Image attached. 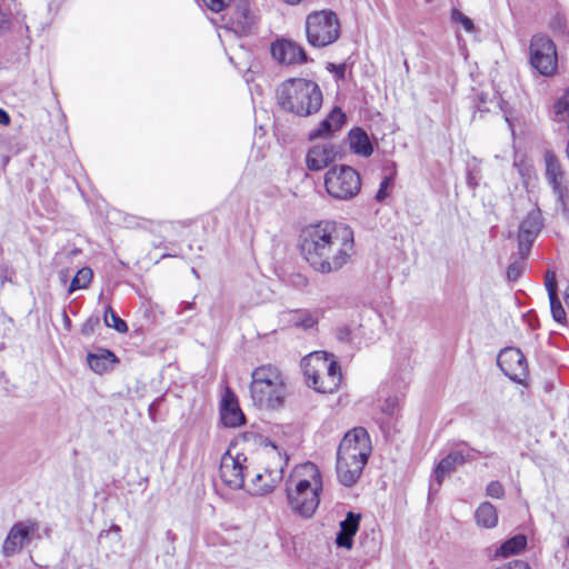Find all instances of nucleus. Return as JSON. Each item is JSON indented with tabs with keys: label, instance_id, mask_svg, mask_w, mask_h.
I'll return each instance as SVG.
<instances>
[{
	"label": "nucleus",
	"instance_id": "3",
	"mask_svg": "<svg viewBox=\"0 0 569 569\" xmlns=\"http://www.w3.org/2000/svg\"><path fill=\"white\" fill-rule=\"evenodd\" d=\"M277 101L287 112L309 117L320 110L323 96L317 82L305 78H290L277 88Z\"/></svg>",
	"mask_w": 569,
	"mask_h": 569
},
{
	"label": "nucleus",
	"instance_id": "44",
	"mask_svg": "<svg viewBox=\"0 0 569 569\" xmlns=\"http://www.w3.org/2000/svg\"><path fill=\"white\" fill-rule=\"evenodd\" d=\"M10 123V116L3 109H0V124L8 126Z\"/></svg>",
	"mask_w": 569,
	"mask_h": 569
},
{
	"label": "nucleus",
	"instance_id": "6",
	"mask_svg": "<svg viewBox=\"0 0 569 569\" xmlns=\"http://www.w3.org/2000/svg\"><path fill=\"white\" fill-rule=\"evenodd\" d=\"M301 368L309 387L318 392L335 391L341 382L340 367L332 355L316 351L301 360Z\"/></svg>",
	"mask_w": 569,
	"mask_h": 569
},
{
	"label": "nucleus",
	"instance_id": "45",
	"mask_svg": "<svg viewBox=\"0 0 569 569\" xmlns=\"http://www.w3.org/2000/svg\"><path fill=\"white\" fill-rule=\"evenodd\" d=\"M286 3L296 6L299 4L302 0H283Z\"/></svg>",
	"mask_w": 569,
	"mask_h": 569
},
{
	"label": "nucleus",
	"instance_id": "34",
	"mask_svg": "<svg viewBox=\"0 0 569 569\" xmlns=\"http://www.w3.org/2000/svg\"><path fill=\"white\" fill-rule=\"evenodd\" d=\"M333 128L329 124V122H327L326 119H323L317 129H315L313 131H311L309 133V138L311 140L313 139H318V138H326V137H329L332 132H333Z\"/></svg>",
	"mask_w": 569,
	"mask_h": 569
},
{
	"label": "nucleus",
	"instance_id": "22",
	"mask_svg": "<svg viewBox=\"0 0 569 569\" xmlns=\"http://www.w3.org/2000/svg\"><path fill=\"white\" fill-rule=\"evenodd\" d=\"M323 316L321 309H297L290 312V323L303 330L312 329L316 327Z\"/></svg>",
	"mask_w": 569,
	"mask_h": 569
},
{
	"label": "nucleus",
	"instance_id": "4",
	"mask_svg": "<svg viewBox=\"0 0 569 569\" xmlns=\"http://www.w3.org/2000/svg\"><path fill=\"white\" fill-rule=\"evenodd\" d=\"M250 395L254 406L278 409L283 406L287 387L281 371L271 365L256 368L251 375Z\"/></svg>",
	"mask_w": 569,
	"mask_h": 569
},
{
	"label": "nucleus",
	"instance_id": "13",
	"mask_svg": "<svg viewBox=\"0 0 569 569\" xmlns=\"http://www.w3.org/2000/svg\"><path fill=\"white\" fill-rule=\"evenodd\" d=\"M272 58L282 66H300L309 62L305 48L291 39H277L270 46Z\"/></svg>",
	"mask_w": 569,
	"mask_h": 569
},
{
	"label": "nucleus",
	"instance_id": "1",
	"mask_svg": "<svg viewBox=\"0 0 569 569\" xmlns=\"http://www.w3.org/2000/svg\"><path fill=\"white\" fill-rule=\"evenodd\" d=\"M299 247L315 271L323 274L337 272L353 253V232L342 223L321 221L301 230Z\"/></svg>",
	"mask_w": 569,
	"mask_h": 569
},
{
	"label": "nucleus",
	"instance_id": "24",
	"mask_svg": "<svg viewBox=\"0 0 569 569\" xmlns=\"http://www.w3.org/2000/svg\"><path fill=\"white\" fill-rule=\"evenodd\" d=\"M87 360L92 371L103 375L111 368L116 357L109 350H101L99 353H89Z\"/></svg>",
	"mask_w": 569,
	"mask_h": 569
},
{
	"label": "nucleus",
	"instance_id": "28",
	"mask_svg": "<svg viewBox=\"0 0 569 569\" xmlns=\"http://www.w3.org/2000/svg\"><path fill=\"white\" fill-rule=\"evenodd\" d=\"M466 461V456L460 450H455L442 458L437 466L443 469L448 475L455 470L458 465H462Z\"/></svg>",
	"mask_w": 569,
	"mask_h": 569
},
{
	"label": "nucleus",
	"instance_id": "25",
	"mask_svg": "<svg viewBox=\"0 0 569 569\" xmlns=\"http://www.w3.org/2000/svg\"><path fill=\"white\" fill-rule=\"evenodd\" d=\"M476 521L483 528H495L498 523V512L495 506L488 501L482 502L475 512Z\"/></svg>",
	"mask_w": 569,
	"mask_h": 569
},
{
	"label": "nucleus",
	"instance_id": "47",
	"mask_svg": "<svg viewBox=\"0 0 569 569\" xmlns=\"http://www.w3.org/2000/svg\"><path fill=\"white\" fill-rule=\"evenodd\" d=\"M477 109H478L479 112L488 111V109L482 108L480 104H477Z\"/></svg>",
	"mask_w": 569,
	"mask_h": 569
},
{
	"label": "nucleus",
	"instance_id": "41",
	"mask_svg": "<svg viewBox=\"0 0 569 569\" xmlns=\"http://www.w3.org/2000/svg\"><path fill=\"white\" fill-rule=\"evenodd\" d=\"M389 182H390V179L389 178H385L381 183H380V188L376 194V199L378 201H382L386 197H387V193H386V189L388 188L389 186Z\"/></svg>",
	"mask_w": 569,
	"mask_h": 569
},
{
	"label": "nucleus",
	"instance_id": "42",
	"mask_svg": "<svg viewBox=\"0 0 569 569\" xmlns=\"http://www.w3.org/2000/svg\"><path fill=\"white\" fill-rule=\"evenodd\" d=\"M11 28V22L6 13L0 10V33L8 31Z\"/></svg>",
	"mask_w": 569,
	"mask_h": 569
},
{
	"label": "nucleus",
	"instance_id": "8",
	"mask_svg": "<svg viewBox=\"0 0 569 569\" xmlns=\"http://www.w3.org/2000/svg\"><path fill=\"white\" fill-rule=\"evenodd\" d=\"M327 192L335 199L349 200L361 189L359 173L350 166H335L325 174Z\"/></svg>",
	"mask_w": 569,
	"mask_h": 569
},
{
	"label": "nucleus",
	"instance_id": "18",
	"mask_svg": "<svg viewBox=\"0 0 569 569\" xmlns=\"http://www.w3.org/2000/svg\"><path fill=\"white\" fill-rule=\"evenodd\" d=\"M360 515L349 511L340 522V529L336 536V545L350 550L353 546V537L359 530Z\"/></svg>",
	"mask_w": 569,
	"mask_h": 569
},
{
	"label": "nucleus",
	"instance_id": "21",
	"mask_svg": "<svg viewBox=\"0 0 569 569\" xmlns=\"http://www.w3.org/2000/svg\"><path fill=\"white\" fill-rule=\"evenodd\" d=\"M288 457L286 456L283 465L279 468V470L274 471V475L272 472L267 471V477L270 478V481H263V478L266 477L262 473H256L253 478L251 479V485L247 488V490L251 495L262 496L273 490L276 487L277 481H279L282 478L283 475V468L287 465Z\"/></svg>",
	"mask_w": 569,
	"mask_h": 569
},
{
	"label": "nucleus",
	"instance_id": "49",
	"mask_svg": "<svg viewBox=\"0 0 569 569\" xmlns=\"http://www.w3.org/2000/svg\"><path fill=\"white\" fill-rule=\"evenodd\" d=\"M566 153H567V157L569 159V140H568V143H567Z\"/></svg>",
	"mask_w": 569,
	"mask_h": 569
},
{
	"label": "nucleus",
	"instance_id": "50",
	"mask_svg": "<svg viewBox=\"0 0 569 569\" xmlns=\"http://www.w3.org/2000/svg\"><path fill=\"white\" fill-rule=\"evenodd\" d=\"M112 529H113V531H120V527H119V526H116V525H114V526H112Z\"/></svg>",
	"mask_w": 569,
	"mask_h": 569
},
{
	"label": "nucleus",
	"instance_id": "32",
	"mask_svg": "<svg viewBox=\"0 0 569 569\" xmlns=\"http://www.w3.org/2000/svg\"><path fill=\"white\" fill-rule=\"evenodd\" d=\"M327 122L333 128V130H339L346 121V114L341 111L340 108H335L326 118Z\"/></svg>",
	"mask_w": 569,
	"mask_h": 569
},
{
	"label": "nucleus",
	"instance_id": "23",
	"mask_svg": "<svg viewBox=\"0 0 569 569\" xmlns=\"http://www.w3.org/2000/svg\"><path fill=\"white\" fill-rule=\"evenodd\" d=\"M349 143L351 150L362 157H369L373 151L368 134L360 128H356L350 131Z\"/></svg>",
	"mask_w": 569,
	"mask_h": 569
},
{
	"label": "nucleus",
	"instance_id": "2",
	"mask_svg": "<svg viewBox=\"0 0 569 569\" xmlns=\"http://www.w3.org/2000/svg\"><path fill=\"white\" fill-rule=\"evenodd\" d=\"M368 429H349L337 451V476L339 481L351 487L360 478L371 453Z\"/></svg>",
	"mask_w": 569,
	"mask_h": 569
},
{
	"label": "nucleus",
	"instance_id": "37",
	"mask_svg": "<svg viewBox=\"0 0 569 569\" xmlns=\"http://www.w3.org/2000/svg\"><path fill=\"white\" fill-rule=\"evenodd\" d=\"M487 496L501 499L505 496V489L499 481H490L486 488Z\"/></svg>",
	"mask_w": 569,
	"mask_h": 569
},
{
	"label": "nucleus",
	"instance_id": "35",
	"mask_svg": "<svg viewBox=\"0 0 569 569\" xmlns=\"http://www.w3.org/2000/svg\"><path fill=\"white\" fill-rule=\"evenodd\" d=\"M451 18H452L453 22L461 23V26L463 27V29L467 32H473L475 26H473L472 20L470 18H468L467 16H465L459 10H453L451 13Z\"/></svg>",
	"mask_w": 569,
	"mask_h": 569
},
{
	"label": "nucleus",
	"instance_id": "19",
	"mask_svg": "<svg viewBox=\"0 0 569 569\" xmlns=\"http://www.w3.org/2000/svg\"><path fill=\"white\" fill-rule=\"evenodd\" d=\"M229 20L234 32L239 34L250 32L253 26V16L247 0H240L236 3Z\"/></svg>",
	"mask_w": 569,
	"mask_h": 569
},
{
	"label": "nucleus",
	"instance_id": "5",
	"mask_svg": "<svg viewBox=\"0 0 569 569\" xmlns=\"http://www.w3.org/2000/svg\"><path fill=\"white\" fill-rule=\"evenodd\" d=\"M303 469L307 471L309 479H300L293 487L289 486L288 481L286 491L291 510L303 518H310L320 502L322 479L315 463L308 462Z\"/></svg>",
	"mask_w": 569,
	"mask_h": 569
},
{
	"label": "nucleus",
	"instance_id": "15",
	"mask_svg": "<svg viewBox=\"0 0 569 569\" xmlns=\"http://www.w3.org/2000/svg\"><path fill=\"white\" fill-rule=\"evenodd\" d=\"M542 227L541 214L539 210L530 211L527 217L522 220L519 227L518 242L519 253L521 259H525L528 254L530 247L540 232Z\"/></svg>",
	"mask_w": 569,
	"mask_h": 569
},
{
	"label": "nucleus",
	"instance_id": "30",
	"mask_svg": "<svg viewBox=\"0 0 569 569\" xmlns=\"http://www.w3.org/2000/svg\"><path fill=\"white\" fill-rule=\"evenodd\" d=\"M549 301H550V310H551L552 318L557 322L563 323L566 321L567 317H566V311H565L558 296L549 298Z\"/></svg>",
	"mask_w": 569,
	"mask_h": 569
},
{
	"label": "nucleus",
	"instance_id": "36",
	"mask_svg": "<svg viewBox=\"0 0 569 569\" xmlns=\"http://www.w3.org/2000/svg\"><path fill=\"white\" fill-rule=\"evenodd\" d=\"M523 270V261L511 262L507 269V278L509 281H517Z\"/></svg>",
	"mask_w": 569,
	"mask_h": 569
},
{
	"label": "nucleus",
	"instance_id": "12",
	"mask_svg": "<svg viewBox=\"0 0 569 569\" xmlns=\"http://www.w3.org/2000/svg\"><path fill=\"white\" fill-rule=\"evenodd\" d=\"M39 529L36 520L28 519L17 521L8 531L2 543L1 552L4 557L10 558L18 555L24 547L31 542V538Z\"/></svg>",
	"mask_w": 569,
	"mask_h": 569
},
{
	"label": "nucleus",
	"instance_id": "29",
	"mask_svg": "<svg viewBox=\"0 0 569 569\" xmlns=\"http://www.w3.org/2000/svg\"><path fill=\"white\" fill-rule=\"evenodd\" d=\"M103 320L107 327L113 328L120 333H124L128 331V326L124 320H122L112 309L111 306L106 308Z\"/></svg>",
	"mask_w": 569,
	"mask_h": 569
},
{
	"label": "nucleus",
	"instance_id": "40",
	"mask_svg": "<svg viewBox=\"0 0 569 569\" xmlns=\"http://www.w3.org/2000/svg\"><path fill=\"white\" fill-rule=\"evenodd\" d=\"M336 335H337L338 340H340L342 342H349V341L352 340L351 329L349 327H347V326L338 328Z\"/></svg>",
	"mask_w": 569,
	"mask_h": 569
},
{
	"label": "nucleus",
	"instance_id": "17",
	"mask_svg": "<svg viewBox=\"0 0 569 569\" xmlns=\"http://www.w3.org/2000/svg\"><path fill=\"white\" fill-rule=\"evenodd\" d=\"M337 156L332 143L326 142L313 146L307 153L306 163L309 170L319 171L328 167Z\"/></svg>",
	"mask_w": 569,
	"mask_h": 569
},
{
	"label": "nucleus",
	"instance_id": "20",
	"mask_svg": "<svg viewBox=\"0 0 569 569\" xmlns=\"http://www.w3.org/2000/svg\"><path fill=\"white\" fill-rule=\"evenodd\" d=\"M401 396L391 393L386 389L379 391L378 408L381 413V423L391 422V420L400 412Z\"/></svg>",
	"mask_w": 569,
	"mask_h": 569
},
{
	"label": "nucleus",
	"instance_id": "11",
	"mask_svg": "<svg viewBox=\"0 0 569 569\" xmlns=\"http://www.w3.org/2000/svg\"><path fill=\"white\" fill-rule=\"evenodd\" d=\"M236 443L231 442L220 461V477L230 489H242L244 485V470L247 457L236 450Z\"/></svg>",
	"mask_w": 569,
	"mask_h": 569
},
{
	"label": "nucleus",
	"instance_id": "38",
	"mask_svg": "<svg viewBox=\"0 0 569 569\" xmlns=\"http://www.w3.org/2000/svg\"><path fill=\"white\" fill-rule=\"evenodd\" d=\"M546 289L549 298L556 297L557 295V278L553 271H547L546 273Z\"/></svg>",
	"mask_w": 569,
	"mask_h": 569
},
{
	"label": "nucleus",
	"instance_id": "14",
	"mask_svg": "<svg viewBox=\"0 0 569 569\" xmlns=\"http://www.w3.org/2000/svg\"><path fill=\"white\" fill-rule=\"evenodd\" d=\"M497 363L501 371L515 382L522 383L528 377L527 360L517 348L501 350Z\"/></svg>",
	"mask_w": 569,
	"mask_h": 569
},
{
	"label": "nucleus",
	"instance_id": "46",
	"mask_svg": "<svg viewBox=\"0 0 569 569\" xmlns=\"http://www.w3.org/2000/svg\"><path fill=\"white\" fill-rule=\"evenodd\" d=\"M266 446H270L274 450L278 449L277 446L272 441H270V440H266Z\"/></svg>",
	"mask_w": 569,
	"mask_h": 569
},
{
	"label": "nucleus",
	"instance_id": "26",
	"mask_svg": "<svg viewBox=\"0 0 569 569\" xmlns=\"http://www.w3.org/2000/svg\"><path fill=\"white\" fill-rule=\"evenodd\" d=\"M527 536L518 533L507 539L497 550V556L509 557L519 553L527 547Z\"/></svg>",
	"mask_w": 569,
	"mask_h": 569
},
{
	"label": "nucleus",
	"instance_id": "52",
	"mask_svg": "<svg viewBox=\"0 0 569 569\" xmlns=\"http://www.w3.org/2000/svg\"><path fill=\"white\" fill-rule=\"evenodd\" d=\"M566 547L569 549V537L566 540Z\"/></svg>",
	"mask_w": 569,
	"mask_h": 569
},
{
	"label": "nucleus",
	"instance_id": "7",
	"mask_svg": "<svg viewBox=\"0 0 569 569\" xmlns=\"http://www.w3.org/2000/svg\"><path fill=\"white\" fill-rule=\"evenodd\" d=\"M306 37L311 47L325 48L340 37V21L332 10L310 12L306 18Z\"/></svg>",
	"mask_w": 569,
	"mask_h": 569
},
{
	"label": "nucleus",
	"instance_id": "33",
	"mask_svg": "<svg viewBox=\"0 0 569 569\" xmlns=\"http://www.w3.org/2000/svg\"><path fill=\"white\" fill-rule=\"evenodd\" d=\"M549 26L557 37H566L568 33L566 20L559 14L551 19Z\"/></svg>",
	"mask_w": 569,
	"mask_h": 569
},
{
	"label": "nucleus",
	"instance_id": "39",
	"mask_svg": "<svg viewBox=\"0 0 569 569\" xmlns=\"http://www.w3.org/2000/svg\"><path fill=\"white\" fill-rule=\"evenodd\" d=\"M206 6L213 12H220L223 10L231 0H202Z\"/></svg>",
	"mask_w": 569,
	"mask_h": 569
},
{
	"label": "nucleus",
	"instance_id": "9",
	"mask_svg": "<svg viewBox=\"0 0 569 569\" xmlns=\"http://www.w3.org/2000/svg\"><path fill=\"white\" fill-rule=\"evenodd\" d=\"M530 64L541 76L551 77L557 72L558 54L553 41L545 34H536L531 38Z\"/></svg>",
	"mask_w": 569,
	"mask_h": 569
},
{
	"label": "nucleus",
	"instance_id": "31",
	"mask_svg": "<svg viewBox=\"0 0 569 569\" xmlns=\"http://www.w3.org/2000/svg\"><path fill=\"white\" fill-rule=\"evenodd\" d=\"M448 473L441 469L440 467L436 466L435 469H433V473H432V477H431V480H430V485H429V496L431 493H435V492H438L442 482H443V479L445 477L447 476Z\"/></svg>",
	"mask_w": 569,
	"mask_h": 569
},
{
	"label": "nucleus",
	"instance_id": "27",
	"mask_svg": "<svg viewBox=\"0 0 569 569\" xmlns=\"http://www.w3.org/2000/svg\"><path fill=\"white\" fill-rule=\"evenodd\" d=\"M93 272L89 267H83L72 278L68 292L72 293L79 289H86L91 282Z\"/></svg>",
	"mask_w": 569,
	"mask_h": 569
},
{
	"label": "nucleus",
	"instance_id": "10",
	"mask_svg": "<svg viewBox=\"0 0 569 569\" xmlns=\"http://www.w3.org/2000/svg\"><path fill=\"white\" fill-rule=\"evenodd\" d=\"M545 178L552 193L557 197V202L563 211H567L569 204V177L565 171L559 158L551 150H547L543 156Z\"/></svg>",
	"mask_w": 569,
	"mask_h": 569
},
{
	"label": "nucleus",
	"instance_id": "48",
	"mask_svg": "<svg viewBox=\"0 0 569 569\" xmlns=\"http://www.w3.org/2000/svg\"><path fill=\"white\" fill-rule=\"evenodd\" d=\"M479 100H480V102H481V103H485V102H486L483 94H480V96H479Z\"/></svg>",
	"mask_w": 569,
	"mask_h": 569
},
{
	"label": "nucleus",
	"instance_id": "51",
	"mask_svg": "<svg viewBox=\"0 0 569 569\" xmlns=\"http://www.w3.org/2000/svg\"><path fill=\"white\" fill-rule=\"evenodd\" d=\"M403 64H405L406 70L408 71V70H409L408 62H407V61H405V62H403Z\"/></svg>",
	"mask_w": 569,
	"mask_h": 569
},
{
	"label": "nucleus",
	"instance_id": "16",
	"mask_svg": "<svg viewBox=\"0 0 569 569\" xmlns=\"http://www.w3.org/2000/svg\"><path fill=\"white\" fill-rule=\"evenodd\" d=\"M220 420L223 427H241L246 422V417L239 407L236 393L229 388L224 387L220 400Z\"/></svg>",
	"mask_w": 569,
	"mask_h": 569
},
{
	"label": "nucleus",
	"instance_id": "43",
	"mask_svg": "<svg viewBox=\"0 0 569 569\" xmlns=\"http://www.w3.org/2000/svg\"><path fill=\"white\" fill-rule=\"evenodd\" d=\"M292 282L296 287L303 288L308 284V279L305 276L297 273L292 277Z\"/></svg>",
	"mask_w": 569,
	"mask_h": 569
}]
</instances>
